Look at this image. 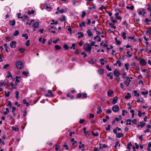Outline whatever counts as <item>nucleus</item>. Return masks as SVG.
<instances>
[{"mask_svg":"<svg viewBox=\"0 0 151 151\" xmlns=\"http://www.w3.org/2000/svg\"><path fill=\"white\" fill-rule=\"evenodd\" d=\"M19 33V32L18 30H16L13 34V35L15 36H17Z\"/></svg>","mask_w":151,"mask_h":151,"instance_id":"20","label":"nucleus"},{"mask_svg":"<svg viewBox=\"0 0 151 151\" xmlns=\"http://www.w3.org/2000/svg\"><path fill=\"white\" fill-rule=\"evenodd\" d=\"M81 54L82 55H83V58H85L87 55L86 54L85 52H82L81 53Z\"/></svg>","mask_w":151,"mask_h":151,"instance_id":"49","label":"nucleus"},{"mask_svg":"<svg viewBox=\"0 0 151 151\" xmlns=\"http://www.w3.org/2000/svg\"><path fill=\"white\" fill-rule=\"evenodd\" d=\"M138 116L139 117H141L142 116V114L141 112V111H140L139 110H138Z\"/></svg>","mask_w":151,"mask_h":151,"instance_id":"45","label":"nucleus"},{"mask_svg":"<svg viewBox=\"0 0 151 151\" xmlns=\"http://www.w3.org/2000/svg\"><path fill=\"white\" fill-rule=\"evenodd\" d=\"M75 46V44L74 43H73L72 44L71 46L70 47V48L72 49L73 48V50H75L76 49Z\"/></svg>","mask_w":151,"mask_h":151,"instance_id":"43","label":"nucleus"},{"mask_svg":"<svg viewBox=\"0 0 151 151\" xmlns=\"http://www.w3.org/2000/svg\"><path fill=\"white\" fill-rule=\"evenodd\" d=\"M131 94L129 93H128L127 95L125 96V98L126 99H129L131 98Z\"/></svg>","mask_w":151,"mask_h":151,"instance_id":"14","label":"nucleus"},{"mask_svg":"<svg viewBox=\"0 0 151 151\" xmlns=\"http://www.w3.org/2000/svg\"><path fill=\"white\" fill-rule=\"evenodd\" d=\"M114 75L116 77H118L120 75L119 72L116 69L114 71Z\"/></svg>","mask_w":151,"mask_h":151,"instance_id":"9","label":"nucleus"},{"mask_svg":"<svg viewBox=\"0 0 151 151\" xmlns=\"http://www.w3.org/2000/svg\"><path fill=\"white\" fill-rule=\"evenodd\" d=\"M140 123V125L141 127H143L146 124L145 123H143V122H141Z\"/></svg>","mask_w":151,"mask_h":151,"instance_id":"41","label":"nucleus"},{"mask_svg":"<svg viewBox=\"0 0 151 151\" xmlns=\"http://www.w3.org/2000/svg\"><path fill=\"white\" fill-rule=\"evenodd\" d=\"M12 112L13 113H14V112L16 110V108H15V107L13 106V107H12Z\"/></svg>","mask_w":151,"mask_h":151,"instance_id":"63","label":"nucleus"},{"mask_svg":"<svg viewBox=\"0 0 151 151\" xmlns=\"http://www.w3.org/2000/svg\"><path fill=\"white\" fill-rule=\"evenodd\" d=\"M127 145H128L127 148L129 150L130 149V147H131V146H132V145L131 144V142L128 143V144Z\"/></svg>","mask_w":151,"mask_h":151,"instance_id":"44","label":"nucleus"},{"mask_svg":"<svg viewBox=\"0 0 151 151\" xmlns=\"http://www.w3.org/2000/svg\"><path fill=\"white\" fill-rule=\"evenodd\" d=\"M89 118H93L94 117V115L93 114H89Z\"/></svg>","mask_w":151,"mask_h":151,"instance_id":"61","label":"nucleus"},{"mask_svg":"<svg viewBox=\"0 0 151 151\" xmlns=\"http://www.w3.org/2000/svg\"><path fill=\"white\" fill-rule=\"evenodd\" d=\"M55 47L56 50H58L61 49V47L58 45L55 46Z\"/></svg>","mask_w":151,"mask_h":151,"instance_id":"38","label":"nucleus"},{"mask_svg":"<svg viewBox=\"0 0 151 151\" xmlns=\"http://www.w3.org/2000/svg\"><path fill=\"white\" fill-rule=\"evenodd\" d=\"M48 92L50 94V97H52V96H53V95L52 93V91L51 90H49L48 91Z\"/></svg>","mask_w":151,"mask_h":151,"instance_id":"47","label":"nucleus"},{"mask_svg":"<svg viewBox=\"0 0 151 151\" xmlns=\"http://www.w3.org/2000/svg\"><path fill=\"white\" fill-rule=\"evenodd\" d=\"M17 68L19 69H21L24 67L23 63L20 61H17L16 63Z\"/></svg>","mask_w":151,"mask_h":151,"instance_id":"2","label":"nucleus"},{"mask_svg":"<svg viewBox=\"0 0 151 151\" xmlns=\"http://www.w3.org/2000/svg\"><path fill=\"white\" fill-rule=\"evenodd\" d=\"M77 34L78 35V38H80L81 37H83L84 36V35L83 33L82 32H78L77 33Z\"/></svg>","mask_w":151,"mask_h":151,"instance_id":"11","label":"nucleus"},{"mask_svg":"<svg viewBox=\"0 0 151 151\" xmlns=\"http://www.w3.org/2000/svg\"><path fill=\"white\" fill-rule=\"evenodd\" d=\"M98 72L99 74H101L103 73L104 70L101 69H99L98 70Z\"/></svg>","mask_w":151,"mask_h":151,"instance_id":"31","label":"nucleus"},{"mask_svg":"<svg viewBox=\"0 0 151 151\" xmlns=\"http://www.w3.org/2000/svg\"><path fill=\"white\" fill-rule=\"evenodd\" d=\"M79 26L80 27L82 28L83 26L85 27H86V25L85 24V23L84 22H82L81 23H80Z\"/></svg>","mask_w":151,"mask_h":151,"instance_id":"19","label":"nucleus"},{"mask_svg":"<svg viewBox=\"0 0 151 151\" xmlns=\"http://www.w3.org/2000/svg\"><path fill=\"white\" fill-rule=\"evenodd\" d=\"M86 32L88 34V35L89 37H91L93 36V34L90 29H88L86 31Z\"/></svg>","mask_w":151,"mask_h":151,"instance_id":"7","label":"nucleus"},{"mask_svg":"<svg viewBox=\"0 0 151 151\" xmlns=\"http://www.w3.org/2000/svg\"><path fill=\"white\" fill-rule=\"evenodd\" d=\"M117 64H118L119 67H120L121 66V63L120 62L119 60H117Z\"/></svg>","mask_w":151,"mask_h":151,"instance_id":"62","label":"nucleus"},{"mask_svg":"<svg viewBox=\"0 0 151 151\" xmlns=\"http://www.w3.org/2000/svg\"><path fill=\"white\" fill-rule=\"evenodd\" d=\"M119 142H116L115 144V145L114 146V147L116 148L118 147H119L120 146V144L119 143Z\"/></svg>","mask_w":151,"mask_h":151,"instance_id":"40","label":"nucleus"},{"mask_svg":"<svg viewBox=\"0 0 151 151\" xmlns=\"http://www.w3.org/2000/svg\"><path fill=\"white\" fill-rule=\"evenodd\" d=\"M60 19L61 20V21L64 22L65 20V17L64 15H63L62 17L60 18Z\"/></svg>","mask_w":151,"mask_h":151,"instance_id":"28","label":"nucleus"},{"mask_svg":"<svg viewBox=\"0 0 151 151\" xmlns=\"http://www.w3.org/2000/svg\"><path fill=\"white\" fill-rule=\"evenodd\" d=\"M10 24L12 26H14L15 25V22L14 20L11 21H10Z\"/></svg>","mask_w":151,"mask_h":151,"instance_id":"23","label":"nucleus"},{"mask_svg":"<svg viewBox=\"0 0 151 151\" xmlns=\"http://www.w3.org/2000/svg\"><path fill=\"white\" fill-rule=\"evenodd\" d=\"M39 23L37 22H35L34 24L33 27L34 28H37L39 27Z\"/></svg>","mask_w":151,"mask_h":151,"instance_id":"17","label":"nucleus"},{"mask_svg":"<svg viewBox=\"0 0 151 151\" xmlns=\"http://www.w3.org/2000/svg\"><path fill=\"white\" fill-rule=\"evenodd\" d=\"M106 69L109 71H111L112 70V69L111 68L109 67V65H107L106 66Z\"/></svg>","mask_w":151,"mask_h":151,"instance_id":"56","label":"nucleus"},{"mask_svg":"<svg viewBox=\"0 0 151 151\" xmlns=\"http://www.w3.org/2000/svg\"><path fill=\"white\" fill-rule=\"evenodd\" d=\"M131 81L130 78L129 77H127L126 78V80L124 82V83L126 84L127 86H129L130 84V82Z\"/></svg>","mask_w":151,"mask_h":151,"instance_id":"5","label":"nucleus"},{"mask_svg":"<svg viewBox=\"0 0 151 151\" xmlns=\"http://www.w3.org/2000/svg\"><path fill=\"white\" fill-rule=\"evenodd\" d=\"M127 9H131V10H132L134 8V6H132L130 7H129L128 6H127Z\"/></svg>","mask_w":151,"mask_h":151,"instance_id":"53","label":"nucleus"},{"mask_svg":"<svg viewBox=\"0 0 151 151\" xmlns=\"http://www.w3.org/2000/svg\"><path fill=\"white\" fill-rule=\"evenodd\" d=\"M15 93H16V96H15L16 98V99H18L19 98V92L18 91H16L15 92Z\"/></svg>","mask_w":151,"mask_h":151,"instance_id":"25","label":"nucleus"},{"mask_svg":"<svg viewBox=\"0 0 151 151\" xmlns=\"http://www.w3.org/2000/svg\"><path fill=\"white\" fill-rule=\"evenodd\" d=\"M129 64L128 63L125 64L124 65V67H125V68H126V70H128L129 69Z\"/></svg>","mask_w":151,"mask_h":151,"instance_id":"36","label":"nucleus"},{"mask_svg":"<svg viewBox=\"0 0 151 151\" xmlns=\"http://www.w3.org/2000/svg\"><path fill=\"white\" fill-rule=\"evenodd\" d=\"M96 8V6L94 5H93L91 7H89L88 9L90 10H92L93 9H95Z\"/></svg>","mask_w":151,"mask_h":151,"instance_id":"33","label":"nucleus"},{"mask_svg":"<svg viewBox=\"0 0 151 151\" xmlns=\"http://www.w3.org/2000/svg\"><path fill=\"white\" fill-rule=\"evenodd\" d=\"M113 93L114 91L112 90H109L107 91V94L109 97H110Z\"/></svg>","mask_w":151,"mask_h":151,"instance_id":"15","label":"nucleus"},{"mask_svg":"<svg viewBox=\"0 0 151 151\" xmlns=\"http://www.w3.org/2000/svg\"><path fill=\"white\" fill-rule=\"evenodd\" d=\"M123 136V134L122 133H119L116 134V136L118 138H120Z\"/></svg>","mask_w":151,"mask_h":151,"instance_id":"30","label":"nucleus"},{"mask_svg":"<svg viewBox=\"0 0 151 151\" xmlns=\"http://www.w3.org/2000/svg\"><path fill=\"white\" fill-rule=\"evenodd\" d=\"M83 44V42L82 40H81L80 42L78 43V44L80 46H81Z\"/></svg>","mask_w":151,"mask_h":151,"instance_id":"54","label":"nucleus"},{"mask_svg":"<svg viewBox=\"0 0 151 151\" xmlns=\"http://www.w3.org/2000/svg\"><path fill=\"white\" fill-rule=\"evenodd\" d=\"M146 13V12L144 9H142V10L140 11L139 13V15H142L144 16V14Z\"/></svg>","mask_w":151,"mask_h":151,"instance_id":"8","label":"nucleus"},{"mask_svg":"<svg viewBox=\"0 0 151 151\" xmlns=\"http://www.w3.org/2000/svg\"><path fill=\"white\" fill-rule=\"evenodd\" d=\"M86 15V13L85 11H83L82 12V14L81 16V17L83 18L84 17L85 15Z\"/></svg>","mask_w":151,"mask_h":151,"instance_id":"34","label":"nucleus"},{"mask_svg":"<svg viewBox=\"0 0 151 151\" xmlns=\"http://www.w3.org/2000/svg\"><path fill=\"white\" fill-rule=\"evenodd\" d=\"M17 44L16 42L15 41H12L10 43V47L12 48H15L16 47V45Z\"/></svg>","mask_w":151,"mask_h":151,"instance_id":"6","label":"nucleus"},{"mask_svg":"<svg viewBox=\"0 0 151 151\" xmlns=\"http://www.w3.org/2000/svg\"><path fill=\"white\" fill-rule=\"evenodd\" d=\"M92 47L88 43H86L83 46V49L86 51L88 52L89 53H91V50Z\"/></svg>","mask_w":151,"mask_h":151,"instance_id":"1","label":"nucleus"},{"mask_svg":"<svg viewBox=\"0 0 151 151\" xmlns=\"http://www.w3.org/2000/svg\"><path fill=\"white\" fill-rule=\"evenodd\" d=\"M99 148L101 149H105L108 147V145L105 144L99 143Z\"/></svg>","mask_w":151,"mask_h":151,"instance_id":"3","label":"nucleus"},{"mask_svg":"<svg viewBox=\"0 0 151 151\" xmlns=\"http://www.w3.org/2000/svg\"><path fill=\"white\" fill-rule=\"evenodd\" d=\"M29 40H27L26 42V45L27 46H28L29 45H30V43H29Z\"/></svg>","mask_w":151,"mask_h":151,"instance_id":"51","label":"nucleus"},{"mask_svg":"<svg viewBox=\"0 0 151 151\" xmlns=\"http://www.w3.org/2000/svg\"><path fill=\"white\" fill-rule=\"evenodd\" d=\"M136 121L137 120L136 119H134L132 121V123H134L135 124H136L137 123H136Z\"/></svg>","mask_w":151,"mask_h":151,"instance_id":"60","label":"nucleus"},{"mask_svg":"<svg viewBox=\"0 0 151 151\" xmlns=\"http://www.w3.org/2000/svg\"><path fill=\"white\" fill-rule=\"evenodd\" d=\"M135 146H134L133 147V149L134 150L133 151H134V149L135 148L138 149L139 148L138 145L136 143L135 144Z\"/></svg>","mask_w":151,"mask_h":151,"instance_id":"27","label":"nucleus"},{"mask_svg":"<svg viewBox=\"0 0 151 151\" xmlns=\"http://www.w3.org/2000/svg\"><path fill=\"white\" fill-rule=\"evenodd\" d=\"M139 62L140 64H142L143 65H145L147 63L145 60L144 59H142Z\"/></svg>","mask_w":151,"mask_h":151,"instance_id":"10","label":"nucleus"},{"mask_svg":"<svg viewBox=\"0 0 151 151\" xmlns=\"http://www.w3.org/2000/svg\"><path fill=\"white\" fill-rule=\"evenodd\" d=\"M34 13V11L33 10H32L31 11H29L28 12V14L29 15L33 14Z\"/></svg>","mask_w":151,"mask_h":151,"instance_id":"42","label":"nucleus"},{"mask_svg":"<svg viewBox=\"0 0 151 151\" xmlns=\"http://www.w3.org/2000/svg\"><path fill=\"white\" fill-rule=\"evenodd\" d=\"M22 74L25 76H27L29 73L25 71H23L22 73Z\"/></svg>","mask_w":151,"mask_h":151,"instance_id":"48","label":"nucleus"},{"mask_svg":"<svg viewBox=\"0 0 151 151\" xmlns=\"http://www.w3.org/2000/svg\"><path fill=\"white\" fill-rule=\"evenodd\" d=\"M115 16L116 18L118 19L121 20L122 19V18L121 17L119 16V13L118 12H116L115 13Z\"/></svg>","mask_w":151,"mask_h":151,"instance_id":"13","label":"nucleus"},{"mask_svg":"<svg viewBox=\"0 0 151 151\" xmlns=\"http://www.w3.org/2000/svg\"><path fill=\"white\" fill-rule=\"evenodd\" d=\"M146 32L147 35H149L151 34V29L147 30L146 31Z\"/></svg>","mask_w":151,"mask_h":151,"instance_id":"29","label":"nucleus"},{"mask_svg":"<svg viewBox=\"0 0 151 151\" xmlns=\"http://www.w3.org/2000/svg\"><path fill=\"white\" fill-rule=\"evenodd\" d=\"M110 125L109 124H108L107 127L106 128V129L107 131H109L110 130Z\"/></svg>","mask_w":151,"mask_h":151,"instance_id":"52","label":"nucleus"},{"mask_svg":"<svg viewBox=\"0 0 151 151\" xmlns=\"http://www.w3.org/2000/svg\"><path fill=\"white\" fill-rule=\"evenodd\" d=\"M97 109L98 110V111H97V113L98 114H100L102 112V110L101 109V107L100 106H98L97 107Z\"/></svg>","mask_w":151,"mask_h":151,"instance_id":"21","label":"nucleus"},{"mask_svg":"<svg viewBox=\"0 0 151 151\" xmlns=\"http://www.w3.org/2000/svg\"><path fill=\"white\" fill-rule=\"evenodd\" d=\"M5 96H6V97L9 96V95H10V92H6V91H5Z\"/></svg>","mask_w":151,"mask_h":151,"instance_id":"50","label":"nucleus"},{"mask_svg":"<svg viewBox=\"0 0 151 151\" xmlns=\"http://www.w3.org/2000/svg\"><path fill=\"white\" fill-rule=\"evenodd\" d=\"M141 94L142 95H145L147 94L148 93V91H142L141 92Z\"/></svg>","mask_w":151,"mask_h":151,"instance_id":"37","label":"nucleus"},{"mask_svg":"<svg viewBox=\"0 0 151 151\" xmlns=\"http://www.w3.org/2000/svg\"><path fill=\"white\" fill-rule=\"evenodd\" d=\"M122 24L124 25L127 29L128 28V24L127 23L126 21H124L122 23Z\"/></svg>","mask_w":151,"mask_h":151,"instance_id":"12","label":"nucleus"},{"mask_svg":"<svg viewBox=\"0 0 151 151\" xmlns=\"http://www.w3.org/2000/svg\"><path fill=\"white\" fill-rule=\"evenodd\" d=\"M111 112V111L110 109H108L107 111V113L108 114H110Z\"/></svg>","mask_w":151,"mask_h":151,"instance_id":"64","label":"nucleus"},{"mask_svg":"<svg viewBox=\"0 0 151 151\" xmlns=\"http://www.w3.org/2000/svg\"><path fill=\"white\" fill-rule=\"evenodd\" d=\"M119 106L116 105L114 106L112 108L113 111L115 112H117L119 110Z\"/></svg>","mask_w":151,"mask_h":151,"instance_id":"4","label":"nucleus"},{"mask_svg":"<svg viewBox=\"0 0 151 151\" xmlns=\"http://www.w3.org/2000/svg\"><path fill=\"white\" fill-rule=\"evenodd\" d=\"M118 99L116 97H114L113 98V99L112 100V103L113 104H115L116 103V102L117 101Z\"/></svg>","mask_w":151,"mask_h":151,"instance_id":"16","label":"nucleus"},{"mask_svg":"<svg viewBox=\"0 0 151 151\" xmlns=\"http://www.w3.org/2000/svg\"><path fill=\"white\" fill-rule=\"evenodd\" d=\"M9 66V65L8 64H6V65H5L4 67V69H5L6 68H7Z\"/></svg>","mask_w":151,"mask_h":151,"instance_id":"58","label":"nucleus"},{"mask_svg":"<svg viewBox=\"0 0 151 151\" xmlns=\"http://www.w3.org/2000/svg\"><path fill=\"white\" fill-rule=\"evenodd\" d=\"M23 102L24 104H26V106H28L29 105V103L28 102H27V101L25 99L23 100Z\"/></svg>","mask_w":151,"mask_h":151,"instance_id":"32","label":"nucleus"},{"mask_svg":"<svg viewBox=\"0 0 151 151\" xmlns=\"http://www.w3.org/2000/svg\"><path fill=\"white\" fill-rule=\"evenodd\" d=\"M80 145H80L79 146V149H81L82 148H83L84 146V144H82V142H80Z\"/></svg>","mask_w":151,"mask_h":151,"instance_id":"24","label":"nucleus"},{"mask_svg":"<svg viewBox=\"0 0 151 151\" xmlns=\"http://www.w3.org/2000/svg\"><path fill=\"white\" fill-rule=\"evenodd\" d=\"M20 78V77L16 76V82H17L18 83H20L19 81V80H18V78Z\"/></svg>","mask_w":151,"mask_h":151,"instance_id":"57","label":"nucleus"},{"mask_svg":"<svg viewBox=\"0 0 151 151\" xmlns=\"http://www.w3.org/2000/svg\"><path fill=\"white\" fill-rule=\"evenodd\" d=\"M126 33L124 32L122 33L121 36L123 37L124 40H125L126 38Z\"/></svg>","mask_w":151,"mask_h":151,"instance_id":"18","label":"nucleus"},{"mask_svg":"<svg viewBox=\"0 0 151 151\" xmlns=\"http://www.w3.org/2000/svg\"><path fill=\"white\" fill-rule=\"evenodd\" d=\"M12 129L13 130H14L16 131H17L19 130V129L18 128L15 127H12Z\"/></svg>","mask_w":151,"mask_h":151,"instance_id":"46","label":"nucleus"},{"mask_svg":"<svg viewBox=\"0 0 151 151\" xmlns=\"http://www.w3.org/2000/svg\"><path fill=\"white\" fill-rule=\"evenodd\" d=\"M131 120L130 119H127V123H126V124L127 125H131V123L130 122H131Z\"/></svg>","mask_w":151,"mask_h":151,"instance_id":"26","label":"nucleus"},{"mask_svg":"<svg viewBox=\"0 0 151 151\" xmlns=\"http://www.w3.org/2000/svg\"><path fill=\"white\" fill-rule=\"evenodd\" d=\"M106 9L105 6L103 5H102L99 8V9L102 10L103 9Z\"/></svg>","mask_w":151,"mask_h":151,"instance_id":"55","label":"nucleus"},{"mask_svg":"<svg viewBox=\"0 0 151 151\" xmlns=\"http://www.w3.org/2000/svg\"><path fill=\"white\" fill-rule=\"evenodd\" d=\"M109 26L111 28H114V29H116V27L114 25L111 23L109 24Z\"/></svg>","mask_w":151,"mask_h":151,"instance_id":"39","label":"nucleus"},{"mask_svg":"<svg viewBox=\"0 0 151 151\" xmlns=\"http://www.w3.org/2000/svg\"><path fill=\"white\" fill-rule=\"evenodd\" d=\"M22 37H24L26 40L28 38V36L27 34H22Z\"/></svg>","mask_w":151,"mask_h":151,"instance_id":"35","label":"nucleus"},{"mask_svg":"<svg viewBox=\"0 0 151 151\" xmlns=\"http://www.w3.org/2000/svg\"><path fill=\"white\" fill-rule=\"evenodd\" d=\"M127 56L129 58H131L132 56V55L130 53V52L129 51H128L127 52Z\"/></svg>","mask_w":151,"mask_h":151,"instance_id":"22","label":"nucleus"},{"mask_svg":"<svg viewBox=\"0 0 151 151\" xmlns=\"http://www.w3.org/2000/svg\"><path fill=\"white\" fill-rule=\"evenodd\" d=\"M63 47L65 49L67 50L68 49L69 47L68 46L66 45H65L63 46Z\"/></svg>","mask_w":151,"mask_h":151,"instance_id":"59","label":"nucleus"}]
</instances>
